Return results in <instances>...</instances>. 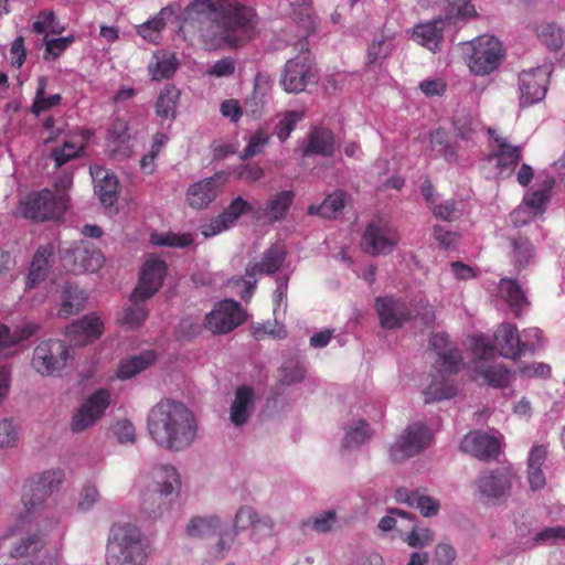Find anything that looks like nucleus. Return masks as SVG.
<instances>
[{
  "instance_id": "nucleus-1",
  "label": "nucleus",
  "mask_w": 565,
  "mask_h": 565,
  "mask_svg": "<svg viewBox=\"0 0 565 565\" xmlns=\"http://www.w3.org/2000/svg\"><path fill=\"white\" fill-rule=\"evenodd\" d=\"M186 22L196 24L209 50L237 46L254 28V12L235 0H194L185 9Z\"/></svg>"
},
{
  "instance_id": "nucleus-2",
  "label": "nucleus",
  "mask_w": 565,
  "mask_h": 565,
  "mask_svg": "<svg viewBox=\"0 0 565 565\" xmlns=\"http://www.w3.org/2000/svg\"><path fill=\"white\" fill-rule=\"evenodd\" d=\"M147 427L158 447L175 452L188 449L198 431L193 413L171 398L161 399L149 411Z\"/></svg>"
},
{
  "instance_id": "nucleus-3",
  "label": "nucleus",
  "mask_w": 565,
  "mask_h": 565,
  "mask_svg": "<svg viewBox=\"0 0 565 565\" xmlns=\"http://www.w3.org/2000/svg\"><path fill=\"white\" fill-rule=\"evenodd\" d=\"M148 544L141 531L129 523L111 527L107 543V565H145Z\"/></svg>"
},
{
  "instance_id": "nucleus-4",
  "label": "nucleus",
  "mask_w": 565,
  "mask_h": 565,
  "mask_svg": "<svg viewBox=\"0 0 565 565\" xmlns=\"http://www.w3.org/2000/svg\"><path fill=\"white\" fill-rule=\"evenodd\" d=\"M152 482L141 493V507L149 515H157L167 504V498L179 494L180 475L173 466H158L151 471Z\"/></svg>"
},
{
  "instance_id": "nucleus-5",
  "label": "nucleus",
  "mask_w": 565,
  "mask_h": 565,
  "mask_svg": "<svg viewBox=\"0 0 565 565\" xmlns=\"http://www.w3.org/2000/svg\"><path fill=\"white\" fill-rule=\"evenodd\" d=\"M67 210L63 195H54L53 191L43 189L28 194L18 206V214L36 222L58 220Z\"/></svg>"
},
{
  "instance_id": "nucleus-6",
  "label": "nucleus",
  "mask_w": 565,
  "mask_h": 565,
  "mask_svg": "<svg viewBox=\"0 0 565 565\" xmlns=\"http://www.w3.org/2000/svg\"><path fill=\"white\" fill-rule=\"evenodd\" d=\"M72 351V347L64 341H44L34 349L32 366L42 375H54L67 365V361L73 358Z\"/></svg>"
},
{
  "instance_id": "nucleus-7",
  "label": "nucleus",
  "mask_w": 565,
  "mask_h": 565,
  "mask_svg": "<svg viewBox=\"0 0 565 565\" xmlns=\"http://www.w3.org/2000/svg\"><path fill=\"white\" fill-rule=\"evenodd\" d=\"M431 430L422 422L408 425L399 439L391 446L390 458L399 463L424 451L431 443Z\"/></svg>"
},
{
  "instance_id": "nucleus-8",
  "label": "nucleus",
  "mask_w": 565,
  "mask_h": 565,
  "mask_svg": "<svg viewBox=\"0 0 565 565\" xmlns=\"http://www.w3.org/2000/svg\"><path fill=\"white\" fill-rule=\"evenodd\" d=\"M552 72L553 64L544 63L519 75L521 107L532 106L545 98Z\"/></svg>"
},
{
  "instance_id": "nucleus-9",
  "label": "nucleus",
  "mask_w": 565,
  "mask_h": 565,
  "mask_svg": "<svg viewBox=\"0 0 565 565\" xmlns=\"http://www.w3.org/2000/svg\"><path fill=\"white\" fill-rule=\"evenodd\" d=\"M11 557L28 558L30 565H60V556L46 547L44 534L28 533L10 552Z\"/></svg>"
},
{
  "instance_id": "nucleus-10",
  "label": "nucleus",
  "mask_w": 565,
  "mask_h": 565,
  "mask_svg": "<svg viewBox=\"0 0 565 565\" xmlns=\"http://www.w3.org/2000/svg\"><path fill=\"white\" fill-rule=\"evenodd\" d=\"M469 47L468 67L477 76L494 71V35L483 34L466 43Z\"/></svg>"
},
{
  "instance_id": "nucleus-11",
  "label": "nucleus",
  "mask_w": 565,
  "mask_h": 565,
  "mask_svg": "<svg viewBox=\"0 0 565 565\" xmlns=\"http://www.w3.org/2000/svg\"><path fill=\"white\" fill-rule=\"evenodd\" d=\"M167 266L161 259L149 258L142 265L137 286L130 295L131 302L146 301L161 287L166 276Z\"/></svg>"
},
{
  "instance_id": "nucleus-12",
  "label": "nucleus",
  "mask_w": 565,
  "mask_h": 565,
  "mask_svg": "<svg viewBox=\"0 0 565 565\" xmlns=\"http://www.w3.org/2000/svg\"><path fill=\"white\" fill-rule=\"evenodd\" d=\"M246 313L241 305L233 300H223L205 317V327L213 333L224 334L245 321Z\"/></svg>"
},
{
  "instance_id": "nucleus-13",
  "label": "nucleus",
  "mask_w": 565,
  "mask_h": 565,
  "mask_svg": "<svg viewBox=\"0 0 565 565\" xmlns=\"http://www.w3.org/2000/svg\"><path fill=\"white\" fill-rule=\"evenodd\" d=\"M287 252L280 244L271 245L263 255V258L258 263L248 264L245 270V275L248 278L245 280V289L243 292V299L249 297L256 286L257 280L255 279L256 274H275L281 267L286 259Z\"/></svg>"
},
{
  "instance_id": "nucleus-14",
  "label": "nucleus",
  "mask_w": 565,
  "mask_h": 565,
  "mask_svg": "<svg viewBox=\"0 0 565 565\" xmlns=\"http://www.w3.org/2000/svg\"><path fill=\"white\" fill-rule=\"evenodd\" d=\"M472 370L484 383L494 385V345L484 335L471 337Z\"/></svg>"
},
{
  "instance_id": "nucleus-15",
  "label": "nucleus",
  "mask_w": 565,
  "mask_h": 565,
  "mask_svg": "<svg viewBox=\"0 0 565 565\" xmlns=\"http://www.w3.org/2000/svg\"><path fill=\"white\" fill-rule=\"evenodd\" d=\"M507 359L516 360L521 354H534L536 347L532 342L520 339L516 326L501 323L497 330V352Z\"/></svg>"
},
{
  "instance_id": "nucleus-16",
  "label": "nucleus",
  "mask_w": 565,
  "mask_h": 565,
  "mask_svg": "<svg viewBox=\"0 0 565 565\" xmlns=\"http://www.w3.org/2000/svg\"><path fill=\"white\" fill-rule=\"evenodd\" d=\"M375 308L380 318V324L384 329L401 328L412 318L407 305L394 296L377 297Z\"/></svg>"
},
{
  "instance_id": "nucleus-17",
  "label": "nucleus",
  "mask_w": 565,
  "mask_h": 565,
  "mask_svg": "<svg viewBox=\"0 0 565 565\" xmlns=\"http://www.w3.org/2000/svg\"><path fill=\"white\" fill-rule=\"evenodd\" d=\"M109 394L105 390H99L88 397L73 416L71 428L74 433H81L92 426L100 418L107 408Z\"/></svg>"
},
{
  "instance_id": "nucleus-18",
  "label": "nucleus",
  "mask_w": 565,
  "mask_h": 565,
  "mask_svg": "<svg viewBox=\"0 0 565 565\" xmlns=\"http://www.w3.org/2000/svg\"><path fill=\"white\" fill-rule=\"evenodd\" d=\"M228 173L218 171L213 177L205 178L188 190V202L194 209L206 207L217 196L221 188L226 183Z\"/></svg>"
},
{
  "instance_id": "nucleus-19",
  "label": "nucleus",
  "mask_w": 565,
  "mask_h": 565,
  "mask_svg": "<svg viewBox=\"0 0 565 565\" xmlns=\"http://www.w3.org/2000/svg\"><path fill=\"white\" fill-rule=\"evenodd\" d=\"M397 239L390 236L386 223L382 220L372 221L367 224L362 236V247L373 256L393 250Z\"/></svg>"
},
{
  "instance_id": "nucleus-20",
  "label": "nucleus",
  "mask_w": 565,
  "mask_h": 565,
  "mask_svg": "<svg viewBox=\"0 0 565 565\" xmlns=\"http://www.w3.org/2000/svg\"><path fill=\"white\" fill-rule=\"evenodd\" d=\"M311 65L307 57L297 56L287 61L281 84L288 93H301L312 78Z\"/></svg>"
},
{
  "instance_id": "nucleus-21",
  "label": "nucleus",
  "mask_w": 565,
  "mask_h": 565,
  "mask_svg": "<svg viewBox=\"0 0 565 565\" xmlns=\"http://www.w3.org/2000/svg\"><path fill=\"white\" fill-rule=\"evenodd\" d=\"M103 333V322L94 315H87L65 328V334L75 345L94 342Z\"/></svg>"
},
{
  "instance_id": "nucleus-22",
  "label": "nucleus",
  "mask_w": 565,
  "mask_h": 565,
  "mask_svg": "<svg viewBox=\"0 0 565 565\" xmlns=\"http://www.w3.org/2000/svg\"><path fill=\"white\" fill-rule=\"evenodd\" d=\"M460 450L481 461L494 458V436L483 430H471L462 439Z\"/></svg>"
},
{
  "instance_id": "nucleus-23",
  "label": "nucleus",
  "mask_w": 565,
  "mask_h": 565,
  "mask_svg": "<svg viewBox=\"0 0 565 565\" xmlns=\"http://www.w3.org/2000/svg\"><path fill=\"white\" fill-rule=\"evenodd\" d=\"M63 259L75 273H95L104 263V257L99 250L85 247L65 249Z\"/></svg>"
},
{
  "instance_id": "nucleus-24",
  "label": "nucleus",
  "mask_w": 565,
  "mask_h": 565,
  "mask_svg": "<svg viewBox=\"0 0 565 565\" xmlns=\"http://www.w3.org/2000/svg\"><path fill=\"white\" fill-rule=\"evenodd\" d=\"M523 157V147L497 137V170L501 177H511Z\"/></svg>"
},
{
  "instance_id": "nucleus-25",
  "label": "nucleus",
  "mask_w": 565,
  "mask_h": 565,
  "mask_svg": "<svg viewBox=\"0 0 565 565\" xmlns=\"http://www.w3.org/2000/svg\"><path fill=\"white\" fill-rule=\"evenodd\" d=\"M254 409V390L242 385L235 391V398L231 405L230 419L235 426L247 424Z\"/></svg>"
},
{
  "instance_id": "nucleus-26",
  "label": "nucleus",
  "mask_w": 565,
  "mask_h": 565,
  "mask_svg": "<svg viewBox=\"0 0 565 565\" xmlns=\"http://www.w3.org/2000/svg\"><path fill=\"white\" fill-rule=\"evenodd\" d=\"M290 7V19L298 28L297 36L306 40L316 31L312 0H295Z\"/></svg>"
},
{
  "instance_id": "nucleus-27",
  "label": "nucleus",
  "mask_w": 565,
  "mask_h": 565,
  "mask_svg": "<svg viewBox=\"0 0 565 565\" xmlns=\"http://www.w3.org/2000/svg\"><path fill=\"white\" fill-rule=\"evenodd\" d=\"M499 294L516 318H520L523 310L530 305L524 290L515 279L501 278Z\"/></svg>"
},
{
  "instance_id": "nucleus-28",
  "label": "nucleus",
  "mask_w": 565,
  "mask_h": 565,
  "mask_svg": "<svg viewBox=\"0 0 565 565\" xmlns=\"http://www.w3.org/2000/svg\"><path fill=\"white\" fill-rule=\"evenodd\" d=\"M95 184V192L99 198L100 203L110 207L118 201V180L115 174H110L102 168L90 170Z\"/></svg>"
},
{
  "instance_id": "nucleus-29",
  "label": "nucleus",
  "mask_w": 565,
  "mask_h": 565,
  "mask_svg": "<svg viewBox=\"0 0 565 565\" xmlns=\"http://www.w3.org/2000/svg\"><path fill=\"white\" fill-rule=\"evenodd\" d=\"M334 152V135L329 129L313 128L308 135V142L302 150L305 157H331Z\"/></svg>"
},
{
  "instance_id": "nucleus-30",
  "label": "nucleus",
  "mask_w": 565,
  "mask_h": 565,
  "mask_svg": "<svg viewBox=\"0 0 565 565\" xmlns=\"http://www.w3.org/2000/svg\"><path fill=\"white\" fill-rule=\"evenodd\" d=\"M108 140L111 143L110 154L114 158L127 159L132 154L129 146L130 135L128 124L125 120L116 119L108 131Z\"/></svg>"
},
{
  "instance_id": "nucleus-31",
  "label": "nucleus",
  "mask_w": 565,
  "mask_h": 565,
  "mask_svg": "<svg viewBox=\"0 0 565 565\" xmlns=\"http://www.w3.org/2000/svg\"><path fill=\"white\" fill-rule=\"evenodd\" d=\"M62 305L58 315L67 318L77 313L84 308L87 296L78 285L66 281L63 285L61 294Z\"/></svg>"
},
{
  "instance_id": "nucleus-32",
  "label": "nucleus",
  "mask_w": 565,
  "mask_h": 565,
  "mask_svg": "<svg viewBox=\"0 0 565 565\" xmlns=\"http://www.w3.org/2000/svg\"><path fill=\"white\" fill-rule=\"evenodd\" d=\"M53 256L51 246H40L35 252L30 265L26 286L34 288L38 284L45 280L51 268L50 257Z\"/></svg>"
},
{
  "instance_id": "nucleus-33",
  "label": "nucleus",
  "mask_w": 565,
  "mask_h": 565,
  "mask_svg": "<svg viewBox=\"0 0 565 565\" xmlns=\"http://www.w3.org/2000/svg\"><path fill=\"white\" fill-rule=\"evenodd\" d=\"M344 437L342 439V447L344 449H353L363 445L372 437V429L364 419L352 420L344 427Z\"/></svg>"
},
{
  "instance_id": "nucleus-34",
  "label": "nucleus",
  "mask_w": 565,
  "mask_h": 565,
  "mask_svg": "<svg viewBox=\"0 0 565 565\" xmlns=\"http://www.w3.org/2000/svg\"><path fill=\"white\" fill-rule=\"evenodd\" d=\"M156 359L153 351H147L124 360L118 366L117 376L121 380L130 379L153 364Z\"/></svg>"
},
{
  "instance_id": "nucleus-35",
  "label": "nucleus",
  "mask_w": 565,
  "mask_h": 565,
  "mask_svg": "<svg viewBox=\"0 0 565 565\" xmlns=\"http://www.w3.org/2000/svg\"><path fill=\"white\" fill-rule=\"evenodd\" d=\"M444 373L431 374V383L425 390V403H431L444 398H451L457 394V388L449 383Z\"/></svg>"
},
{
  "instance_id": "nucleus-36",
  "label": "nucleus",
  "mask_w": 565,
  "mask_h": 565,
  "mask_svg": "<svg viewBox=\"0 0 565 565\" xmlns=\"http://www.w3.org/2000/svg\"><path fill=\"white\" fill-rule=\"evenodd\" d=\"M40 326L34 322H24L15 326L13 330L9 327L0 326V347L13 345L23 340H28L30 337L35 334Z\"/></svg>"
},
{
  "instance_id": "nucleus-37",
  "label": "nucleus",
  "mask_w": 565,
  "mask_h": 565,
  "mask_svg": "<svg viewBox=\"0 0 565 565\" xmlns=\"http://www.w3.org/2000/svg\"><path fill=\"white\" fill-rule=\"evenodd\" d=\"M443 24V19H436L433 22L417 25L414 29V36L422 45L436 51L441 39Z\"/></svg>"
},
{
  "instance_id": "nucleus-38",
  "label": "nucleus",
  "mask_w": 565,
  "mask_h": 565,
  "mask_svg": "<svg viewBox=\"0 0 565 565\" xmlns=\"http://www.w3.org/2000/svg\"><path fill=\"white\" fill-rule=\"evenodd\" d=\"M180 98V90L172 85H167L161 90L157 103L156 113L163 119H175L177 117V104Z\"/></svg>"
},
{
  "instance_id": "nucleus-39",
  "label": "nucleus",
  "mask_w": 565,
  "mask_h": 565,
  "mask_svg": "<svg viewBox=\"0 0 565 565\" xmlns=\"http://www.w3.org/2000/svg\"><path fill=\"white\" fill-rule=\"evenodd\" d=\"M514 264L519 269L525 268L534 258L535 250L530 239L522 235L510 236Z\"/></svg>"
},
{
  "instance_id": "nucleus-40",
  "label": "nucleus",
  "mask_w": 565,
  "mask_h": 565,
  "mask_svg": "<svg viewBox=\"0 0 565 565\" xmlns=\"http://www.w3.org/2000/svg\"><path fill=\"white\" fill-rule=\"evenodd\" d=\"M502 436H497V500L507 493L515 478L512 466L499 459L502 446Z\"/></svg>"
},
{
  "instance_id": "nucleus-41",
  "label": "nucleus",
  "mask_w": 565,
  "mask_h": 565,
  "mask_svg": "<svg viewBox=\"0 0 565 565\" xmlns=\"http://www.w3.org/2000/svg\"><path fill=\"white\" fill-rule=\"evenodd\" d=\"M539 40L551 51H558L564 43L563 31L555 23H542L536 28Z\"/></svg>"
},
{
  "instance_id": "nucleus-42",
  "label": "nucleus",
  "mask_w": 565,
  "mask_h": 565,
  "mask_svg": "<svg viewBox=\"0 0 565 565\" xmlns=\"http://www.w3.org/2000/svg\"><path fill=\"white\" fill-rule=\"evenodd\" d=\"M292 199L294 192L290 190L278 193L268 202L265 209V215L273 222L281 220L287 213Z\"/></svg>"
},
{
  "instance_id": "nucleus-43",
  "label": "nucleus",
  "mask_w": 565,
  "mask_h": 565,
  "mask_svg": "<svg viewBox=\"0 0 565 565\" xmlns=\"http://www.w3.org/2000/svg\"><path fill=\"white\" fill-rule=\"evenodd\" d=\"M462 361L463 359L459 349H451V351H447L438 355V359L435 361L434 369L438 373H444L450 376L460 370Z\"/></svg>"
},
{
  "instance_id": "nucleus-44",
  "label": "nucleus",
  "mask_w": 565,
  "mask_h": 565,
  "mask_svg": "<svg viewBox=\"0 0 565 565\" xmlns=\"http://www.w3.org/2000/svg\"><path fill=\"white\" fill-rule=\"evenodd\" d=\"M258 515L250 507H242L235 515L233 529L226 535L231 536V542H234L239 530H246L250 525L258 522Z\"/></svg>"
},
{
  "instance_id": "nucleus-45",
  "label": "nucleus",
  "mask_w": 565,
  "mask_h": 565,
  "mask_svg": "<svg viewBox=\"0 0 565 565\" xmlns=\"http://www.w3.org/2000/svg\"><path fill=\"white\" fill-rule=\"evenodd\" d=\"M281 374L279 382L289 386L305 379V369L299 360L292 359L285 362L279 369Z\"/></svg>"
},
{
  "instance_id": "nucleus-46",
  "label": "nucleus",
  "mask_w": 565,
  "mask_h": 565,
  "mask_svg": "<svg viewBox=\"0 0 565 565\" xmlns=\"http://www.w3.org/2000/svg\"><path fill=\"white\" fill-rule=\"evenodd\" d=\"M263 76L258 73L254 79V90L249 98L245 100V107L253 116H258L265 105L266 88L262 85Z\"/></svg>"
},
{
  "instance_id": "nucleus-47",
  "label": "nucleus",
  "mask_w": 565,
  "mask_h": 565,
  "mask_svg": "<svg viewBox=\"0 0 565 565\" xmlns=\"http://www.w3.org/2000/svg\"><path fill=\"white\" fill-rule=\"evenodd\" d=\"M347 193L342 190H338L332 194H329L321 203L322 217L332 220L337 217V214L344 207Z\"/></svg>"
},
{
  "instance_id": "nucleus-48",
  "label": "nucleus",
  "mask_w": 565,
  "mask_h": 565,
  "mask_svg": "<svg viewBox=\"0 0 565 565\" xmlns=\"http://www.w3.org/2000/svg\"><path fill=\"white\" fill-rule=\"evenodd\" d=\"M302 117V111L289 110L285 113L284 118L278 121L275 127V134L280 141H285L289 137L291 131L295 129L297 121Z\"/></svg>"
},
{
  "instance_id": "nucleus-49",
  "label": "nucleus",
  "mask_w": 565,
  "mask_h": 565,
  "mask_svg": "<svg viewBox=\"0 0 565 565\" xmlns=\"http://www.w3.org/2000/svg\"><path fill=\"white\" fill-rule=\"evenodd\" d=\"M218 526V519H193L186 526V533L190 536H204L214 534Z\"/></svg>"
},
{
  "instance_id": "nucleus-50",
  "label": "nucleus",
  "mask_w": 565,
  "mask_h": 565,
  "mask_svg": "<svg viewBox=\"0 0 565 565\" xmlns=\"http://www.w3.org/2000/svg\"><path fill=\"white\" fill-rule=\"evenodd\" d=\"M49 497L47 493L39 490L33 484H30V489L22 497L24 508L28 513H34L41 510Z\"/></svg>"
},
{
  "instance_id": "nucleus-51",
  "label": "nucleus",
  "mask_w": 565,
  "mask_h": 565,
  "mask_svg": "<svg viewBox=\"0 0 565 565\" xmlns=\"http://www.w3.org/2000/svg\"><path fill=\"white\" fill-rule=\"evenodd\" d=\"M63 473L60 470H46L32 484L39 490L47 493L49 495L57 489L62 481Z\"/></svg>"
},
{
  "instance_id": "nucleus-52",
  "label": "nucleus",
  "mask_w": 565,
  "mask_h": 565,
  "mask_svg": "<svg viewBox=\"0 0 565 565\" xmlns=\"http://www.w3.org/2000/svg\"><path fill=\"white\" fill-rule=\"evenodd\" d=\"M151 242L159 246L186 247L192 244L193 237L190 234L168 233L166 235H152Z\"/></svg>"
},
{
  "instance_id": "nucleus-53",
  "label": "nucleus",
  "mask_w": 565,
  "mask_h": 565,
  "mask_svg": "<svg viewBox=\"0 0 565 565\" xmlns=\"http://www.w3.org/2000/svg\"><path fill=\"white\" fill-rule=\"evenodd\" d=\"M477 493L482 502H490L494 498V472L488 471L475 481Z\"/></svg>"
},
{
  "instance_id": "nucleus-54",
  "label": "nucleus",
  "mask_w": 565,
  "mask_h": 565,
  "mask_svg": "<svg viewBox=\"0 0 565 565\" xmlns=\"http://www.w3.org/2000/svg\"><path fill=\"white\" fill-rule=\"evenodd\" d=\"M269 136L262 129L257 130L249 139V142L243 151L241 159L246 160L250 157L263 152L264 147L267 145Z\"/></svg>"
},
{
  "instance_id": "nucleus-55",
  "label": "nucleus",
  "mask_w": 565,
  "mask_h": 565,
  "mask_svg": "<svg viewBox=\"0 0 565 565\" xmlns=\"http://www.w3.org/2000/svg\"><path fill=\"white\" fill-rule=\"evenodd\" d=\"M335 520V511L328 510L321 513L319 516L315 518L312 521H305L302 524L303 526L310 525L315 531L319 533H327L331 531Z\"/></svg>"
},
{
  "instance_id": "nucleus-56",
  "label": "nucleus",
  "mask_w": 565,
  "mask_h": 565,
  "mask_svg": "<svg viewBox=\"0 0 565 565\" xmlns=\"http://www.w3.org/2000/svg\"><path fill=\"white\" fill-rule=\"evenodd\" d=\"M454 127L456 129L457 138L461 140H469L472 134L476 131L473 126V119L470 115H457L452 119Z\"/></svg>"
},
{
  "instance_id": "nucleus-57",
  "label": "nucleus",
  "mask_w": 565,
  "mask_h": 565,
  "mask_svg": "<svg viewBox=\"0 0 565 565\" xmlns=\"http://www.w3.org/2000/svg\"><path fill=\"white\" fill-rule=\"evenodd\" d=\"M140 302H131L132 305L125 310L124 321L131 329L138 328L148 316L146 308Z\"/></svg>"
},
{
  "instance_id": "nucleus-58",
  "label": "nucleus",
  "mask_w": 565,
  "mask_h": 565,
  "mask_svg": "<svg viewBox=\"0 0 565 565\" xmlns=\"http://www.w3.org/2000/svg\"><path fill=\"white\" fill-rule=\"evenodd\" d=\"M457 552L452 545L439 543L436 545L433 557V565H454Z\"/></svg>"
},
{
  "instance_id": "nucleus-59",
  "label": "nucleus",
  "mask_w": 565,
  "mask_h": 565,
  "mask_svg": "<svg viewBox=\"0 0 565 565\" xmlns=\"http://www.w3.org/2000/svg\"><path fill=\"white\" fill-rule=\"evenodd\" d=\"M415 505L417 509H419L420 513L425 518L434 516L438 513L440 503L438 500H436L433 497L419 494L418 491H415Z\"/></svg>"
},
{
  "instance_id": "nucleus-60",
  "label": "nucleus",
  "mask_w": 565,
  "mask_h": 565,
  "mask_svg": "<svg viewBox=\"0 0 565 565\" xmlns=\"http://www.w3.org/2000/svg\"><path fill=\"white\" fill-rule=\"evenodd\" d=\"M523 377L548 379L552 375V367L544 362H532L520 367Z\"/></svg>"
},
{
  "instance_id": "nucleus-61",
  "label": "nucleus",
  "mask_w": 565,
  "mask_h": 565,
  "mask_svg": "<svg viewBox=\"0 0 565 565\" xmlns=\"http://www.w3.org/2000/svg\"><path fill=\"white\" fill-rule=\"evenodd\" d=\"M77 156L78 152L75 150V146L68 141L64 142L62 147H56L51 151V158L54 160L56 168H61Z\"/></svg>"
},
{
  "instance_id": "nucleus-62",
  "label": "nucleus",
  "mask_w": 565,
  "mask_h": 565,
  "mask_svg": "<svg viewBox=\"0 0 565 565\" xmlns=\"http://www.w3.org/2000/svg\"><path fill=\"white\" fill-rule=\"evenodd\" d=\"M18 431L10 419L0 422V448H12L18 443Z\"/></svg>"
},
{
  "instance_id": "nucleus-63",
  "label": "nucleus",
  "mask_w": 565,
  "mask_h": 565,
  "mask_svg": "<svg viewBox=\"0 0 565 565\" xmlns=\"http://www.w3.org/2000/svg\"><path fill=\"white\" fill-rule=\"evenodd\" d=\"M178 67V61L174 55L168 60L158 61L154 68H150L153 79L171 77Z\"/></svg>"
},
{
  "instance_id": "nucleus-64",
  "label": "nucleus",
  "mask_w": 565,
  "mask_h": 565,
  "mask_svg": "<svg viewBox=\"0 0 565 565\" xmlns=\"http://www.w3.org/2000/svg\"><path fill=\"white\" fill-rule=\"evenodd\" d=\"M250 205L243 198H236L228 207L222 213L223 217L232 225L246 211L250 210Z\"/></svg>"
}]
</instances>
